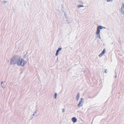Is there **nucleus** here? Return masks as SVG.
Instances as JSON below:
<instances>
[{
  "label": "nucleus",
  "mask_w": 124,
  "mask_h": 124,
  "mask_svg": "<svg viewBox=\"0 0 124 124\" xmlns=\"http://www.w3.org/2000/svg\"><path fill=\"white\" fill-rule=\"evenodd\" d=\"M27 63V62L24 60L21 57H19L17 61L16 64L18 66H24Z\"/></svg>",
  "instance_id": "f257e3e1"
},
{
  "label": "nucleus",
  "mask_w": 124,
  "mask_h": 124,
  "mask_svg": "<svg viewBox=\"0 0 124 124\" xmlns=\"http://www.w3.org/2000/svg\"><path fill=\"white\" fill-rule=\"evenodd\" d=\"M103 28L105 29L106 28V27L101 26H99L97 28V31L95 33L97 36L100 39H101L100 35V29H101Z\"/></svg>",
  "instance_id": "f03ea898"
},
{
  "label": "nucleus",
  "mask_w": 124,
  "mask_h": 124,
  "mask_svg": "<svg viewBox=\"0 0 124 124\" xmlns=\"http://www.w3.org/2000/svg\"><path fill=\"white\" fill-rule=\"evenodd\" d=\"M18 58V56L17 55H15L13 56L11 59L10 62V64H16V60Z\"/></svg>",
  "instance_id": "7ed1b4c3"
},
{
  "label": "nucleus",
  "mask_w": 124,
  "mask_h": 124,
  "mask_svg": "<svg viewBox=\"0 0 124 124\" xmlns=\"http://www.w3.org/2000/svg\"><path fill=\"white\" fill-rule=\"evenodd\" d=\"M84 99L82 98L80 99V101H79V103L78 104V107H80L83 105V104L84 102Z\"/></svg>",
  "instance_id": "20e7f679"
},
{
  "label": "nucleus",
  "mask_w": 124,
  "mask_h": 124,
  "mask_svg": "<svg viewBox=\"0 0 124 124\" xmlns=\"http://www.w3.org/2000/svg\"><path fill=\"white\" fill-rule=\"evenodd\" d=\"M121 12L122 14L124 15V3H123L121 6Z\"/></svg>",
  "instance_id": "39448f33"
},
{
  "label": "nucleus",
  "mask_w": 124,
  "mask_h": 124,
  "mask_svg": "<svg viewBox=\"0 0 124 124\" xmlns=\"http://www.w3.org/2000/svg\"><path fill=\"white\" fill-rule=\"evenodd\" d=\"M106 50L105 49V48L103 50V51L99 55V56L100 57H102L104 53H105Z\"/></svg>",
  "instance_id": "423d86ee"
},
{
  "label": "nucleus",
  "mask_w": 124,
  "mask_h": 124,
  "mask_svg": "<svg viewBox=\"0 0 124 124\" xmlns=\"http://www.w3.org/2000/svg\"><path fill=\"white\" fill-rule=\"evenodd\" d=\"M62 49V48H59L58 50L56 51V52L55 53V55L56 56H58L59 52Z\"/></svg>",
  "instance_id": "0eeeda50"
},
{
  "label": "nucleus",
  "mask_w": 124,
  "mask_h": 124,
  "mask_svg": "<svg viewBox=\"0 0 124 124\" xmlns=\"http://www.w3.org/2000/svg\"><path fill=\"white\" fill-rule=\"evenodd\" d=\"M72 121L74 123H75L77 121V119L75 117H73L71 119Z\"/></svg>",
  "instance_id": "6e6552de"
},
{
  "label": "nucleus",
  "mask_w": 124,
  "mask_h": 124,
  "mask_svg": "<svg viewBox=\"0 0 124 124\" xmlns=\"http://www.w3.org/2000/svg\"><path fill=\"white\" fill-rule=\"evenodd\" d=\"M80 97V95L79 93H78V94L76 95V100L77 101H78Z\"/></svg>",
  "instance_id": "1a4fd4ad"
},
{
  "label": "nucleus",
  "mask_w": 124,
  "mask_h": 124,
  "mask_svg": "<svg viewBox=\"0 0 124 124\" xmlns=\"http://www.w3.org/2000/svg\"><path fill=\"white\" fill-rule=\"evenodd\" d=\"M1 86L3 88H5V85L4 83L3 82H2L1 83Z\"/></svg>",
  "instance_id": "9d476101"
},
{
  "label": "nucleus",
  "mask_w": 124,
  "mask_h": 124,
  "mask_svg": "<svg viewBox=\"0 0 124 124\" xmlns=\"http://www.w3.org/2000/svg\"><path fill=\"white\" fill-rule=\"evenodd\" d=\"M77 7L78 8H79L81 7H84V6L83 5H78Z\"/></svg>",
  "instance_id": "9b49d317"
},
{
  "label": "nucleus",
  "mask_w": 124,
  "mask_h": 124,
  "mask_svg": "<svg viewBox=\"0 0 124 124\" xmlns=\"http://www.w3.org/2000/svg\"><path fill=\"white\" fill-rule=\"evenodd\" d=\"M1 2L3 4H5V3H6L7 2V1L3 0Z\"/></svg>",
  "instance_id": "f8f14e48"
},
{
  "label": "nucleus",
  "mask_w": 124,
  "mask_h": 124,
  "mask_svg": "<svg viewBox=\"0 0 124 124\" xmlns=\"http://www.w3.org/2000/svg\"><path fill=\"white\" fill-rule=\"evenodd\" d=\"M57 95V94L56 93H54V98L55 99H56V96Z\"/></svg>",
  "instance_id": "ddd939ff"
},
{
  "label": "nucleus",
  "mask_w": 124,
  "mask_h": 124,
  "mask_svg": "<svg viewBox=\"0 0 124 124\" xmlns=\"http://www.w3.org/2000/svg\"><path fill=\"white\" fill-rule=\"evenodd\" d=\"M37 113V111H35L34 112L33 114L32 115V116H34L35 114H36Z\"/></svg>",
  "instance_id": "4468645a"
},
{
  "label": "nucleus",
  "mask_w": 124,
  "mask_h": 124,
  "mask_svg": "<svg viewBox=\"0 0 124 124\" xmlns=\"http://www.w3.org/2000/svg\"><path fill=\"white\" fill-rule=\"evenodd\" d=\"M107 2H112L113 1V0H106Z\"/></svg>",
  "instance_id": "2eb2a0df"
},
{
  "label": "nucleus",
  "mask_w": 124,
  "mask_h": 124,
  "mask_svg": "<svg viewBox=\"0 0 124 124\" xmlns=\"http://www.w3.org/2000/svg\"><path fill=\"white\" fill-rule=\"evenodd\" d=\"M27 53H28L27 52L26 53V54L24 55V57H25L26 56V55L27 54Z\"/></svg>",
  "instance_id": "dca6fc26"
},
{
  "label": "nucleus",
  "mask_w": 124,
  "mask_h": 124,
  "mask_svg": "<svg viewBox=\"0 0 124 124\" xmlns=\"http://www.w3.org/2000/svg\"><path fill=\"white\" fill-rule=\"evenodd\" d=\"M64 112V109H63L62 110V112L63 113Z\"/></svg>",
  "instance_id": "f3484780"
},
{
  "label": "nucleus",
  "mask_w": 124,
  "mask_h": 124,
  "mask_svg": "<svg viewBox=\"0 0 124 124\" xmlns=\"http://www.w3.org/2000/svg\"><path fill=\"white\" fill-rule=\"evenodd\" d=\"M105 72L106 73H107V70H105Z\"/></svg>",
  "instance_id": "a211bd4d"
},
{
  "label": "nucleus",
  "mask_w": 124,
  "mask_h": 124,
  "mask_svg": "<svg viewBox=\"0 0 124 124\" xmlns=\"http://www.w3.org/2000/svg\"><path fill=\"white\" fill-rule=\"evenodd\" d=\"M115 77L116 78V76H115Z\"/></svg>",
  "instance_id": "6ab92c4d"
}]
</instances>
